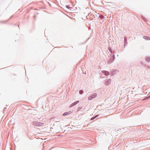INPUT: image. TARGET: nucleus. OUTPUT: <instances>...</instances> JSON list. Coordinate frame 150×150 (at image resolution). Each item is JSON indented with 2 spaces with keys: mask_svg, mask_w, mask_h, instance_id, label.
I'll return each mask as SVG.
<instances>
[{
  "mask_svg": "<svg viewBox=\"0 0 150 150\" xmlns=\"http://www.w3.org/2000/svg\"><path fill=\"white\" fill-rule=\"evenodd\" d=\"M32 124L34 126L40 127L43 125L44 123L41 122H39L37 121H33L32 122Z\"/></svg>",
  "mask_w": 150,
  "mask_h": 150,
  "instance_id": "nucleus-1",
  "label": "nucleus"
},
{
  "mask_svg": "<svg viewBox=\"0 0 150 150\" xmlns=\"http://www.w3.org/2000/svg\"><path fill=\"white\" fill-rule=\"evenodd\" d=\"M111 80L110 79H105L104 81V83L106 86L109 85L111 83Z\"/></svg>",
  "mask_w": 150,
  "mask_h": 150,
  "instance_id": "nucleus-2",
  "label": "nucleus"
},
{
  "mask_svg": "<svg viewBox=\"0 0 150 150\" xmlns=\"http://www.w3.org/2000/svg\"><path fill=\"white\" fill-rule=\"evenodd\" d=\"M97 96V94L96 93H94L88 97V100H91L93 98H96Z\"/></svg>",
  "mask_w": 150,
  "mask_h": 150,
  "instance_id": "nucleus-3",
  "label": "nucleus"
},
{
  "mask_svg": "<svg viewBox=\"0 0 150 150\" xmlns=\"http://www.w3.org/2000/svg\"><path fill=\"white\" fill-rule=\"evenodd\" d=\"M113 58H110L109 61L107 62V63L108 64H111L112 62L115 59V55L113 54Z\"/></svg>",
  "mask_w": 150,
  "mask_h": 150,
  "instance_id": "nucleus-4",
  "label": "nucleus"
},
{
  "mask_svg": "<svg viewBox=\"0 0 150 150\" xmlns=\"http://www.w3.org/2000/svg\"><path fill=\"white\" fill-rule=\"evenodd\" d=\"M102 72L104 74L105 76H108L109 75V72L107 71L103 70L102 71Z\"/></svg>",
  "mask_w": 150,
  "mask_h": 150,
  "instance_id": "nucleus-5",
  "label": "nucleus"
},
{
  "mask_svg": "<svg viewBox=\"0 0 150 150\" xmlns=\"http://www.w3.org/2000/svg\"><path fill=\"white\" fill-rule=\"evenodd\" d=\"M145 60L147 62H150V57H146L145 59Z\"/></svg>",
  "mask_w": 150,
  "mask_h": 150,
  "instance_id": "nucleus-6",
  "label": "nucleus"
},
{
  "mask_svg": "<svg viewBox=\"0 0 150 150\" xmlns=\"http://www.w3.org/2000/svg\"><path fill=\"white\" fill-rule=\"evenodd\" d=\"M144 38L147 40H150V38L146 36H144L143 37Z\"/></svg>",
  "mask_w": 150,
  "mask_h": 150,
  "instance_id": "nucleus-7",
  "label": "nucleus"
},
{
  "mask_svg": "<svg viewBox=\"0 0 150 150\" xmlns=\"http://www.w3.org/2000/svg\"><path fill=\"white\" fill-rule=\"evenodd\" d=\"M79 102V101H75V102H74V103H72V104L74 106L75 105H76L77 103H78Z\"/></svg>",
  "mask_w": 150,
  "mask_h": 150,
  "instance_id": "nucleus-8",
  "label": "nucleus"
},
{
  "mask_svg": "<svg viewBox=\"0 0 150 150\" xmlns=\"http://www.w3.org/2000/svg\"><path fill=\"white\" fill-rule=\"evenodd\" d=\"M70 114L69 112H65L64 113L63 115H67Z\"/></svg>",
  "mask_w": 150,
  "mask_h": 150,
  "instance_id": "nucleus-9",
  "label": "nucleus"
},
{
  "mask_svg": "<svg viewBox=\"0 0 150 150\" xmlns=\"http://www.w3.org/2000/svg\"><path fill=\"white\" fill-rule=\"evenodd\" d=\"M82 107H79L77 110V111L78 112L82 108Z\"/></svg>",
  "mask_w": 150,
  "mask_h": 150,
  "instance_id": "nucleus-10",
  "label": "nucleus"
},
{
  "mask_svg": "<svg viewBox=\"0 0 150 150\" xmlns=\"http://www.w3.org/2000/svg\"><path fill=\"white\" fill-rule=\"evenodd\" d=\"M79 93L80 94H81L83 93V91L82 90H80L79 91Z\"/></svg>",
  "mask_w": 150,
  "mask_h": 150,
  "instance_id": "nucleus-11",
  "label": "nucleus"
},
{
  "mask_svg": "<svg viewBox=\"0 0 150 150\" xmlns=\"http://www.w3.org/2000/svg\"><path fill=\"white\" fill-rule=\"evenodd\" d=\"M124 41L125 42V44L126 43H127V38H125V39H124Z\"/></svg>",
  "mask_w": 150,
  "mask_h": 150,
  "instance_id": "nucleus-12",
  "label": "nucleus"
},
{
  "mask_svg": "<svg viewBox=\"0 0 150 150\" xmlns=\"http://www.w3.org/2000/svg\"><path fill=\"white\" fill-rule=\"evenodd\" d=\"M98 115H96V116L94 117H92V118H91V120H93V119H94L95 118H96L98 116Z\"/></svg>",
  "mask_w": 150,
  "mask_h": 150,
  "instance_id": "nucleus-13",
  "label": "nucleus"
},
{
  "mask_svg": "<svg viewBox=\"0 0 150 150\" xmlns=\"http://www.w3.org/2000/svg\"><path fill=\"white\" fill-rule=\"evenodd\" d=\"M111 74L113 75L114 74H115V71H114V70H112V72L111 73Z\"/></svg>",
  "mask_w": 150,
  "mask_h": 150,
  "instance_id": "nucleus-14",
  "label": "nucleus"
},
{
  "mask_svg": "<svg viewBox=\"0 0 150 150\" xmlns=\"http://www.w3.org/2000/svg\"><path fill=\"white\" fill-rule=\"evenodd\" d=\"M99 17L101 19H103L104 18V16L103 15L100 16Z\"/></svg>",
  "mask_w": 150,
  "mask_h": 150,
  "instance_id": "nucleus-15",
  "label": "nucleus"
},
{
  "mask_svg": "<svg viewBox=\"0 0 150 150\" xmlns=\"http://www.w3.org/2000/svg\"><path fill=\"white\" fill-rule=\"evenodd\" d=\"M109 51L111 53H112V50L110 49V48H109Z\"/></svg>",
  "mask_w": 150,
  "mask_h": 150,
  "instance_id": "nucleus-16",
  "label": "nucleus"
},
{
  "mask_svg": "<svg viewBox=\"0 0 150 150\" xmlns=\"http://www.w3.org/2000/svg\"><path fill=\"white\" fill-rule=\"evenodd\" d=\"M73 106H74V105H73L72 104H71L70 105L69 107H70V108H71V107H73Z\"/></svg>",
  "mask_w": 150,
  "mask_h": 150,
  "instance_id": "nucleus-17",
  "label": "nucleus"
}]
</instances>
